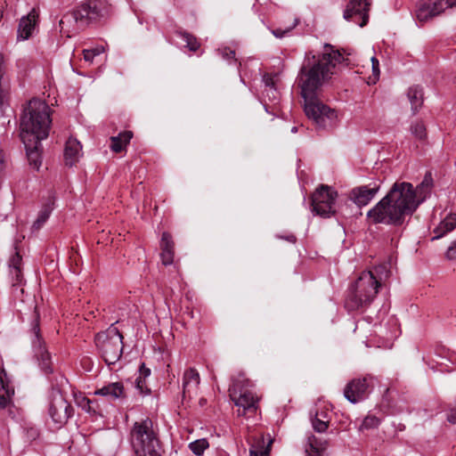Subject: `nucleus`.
Wrapping results in <instances>:
<instances>
[{
    "instance_id": "f257e3e1",
    "label": "nucleus",
    "mask_w": 456,
    "mask_h": 456,
    "mask_svg": "<svg viewBox=\"0 0 456 456\" xmlns=\"http://www.w3.org/2000/svg\"><path fill=\"white\" fill-rule=\"evenodd\" d=\"M346 61L341 52L330 44L323 45L322 53H305L297 75V85L305 102V115L317 129H331L337 124L336 110L320 100L319 92L323 84L336 72L337 66Z\"/></svg>"
},
{
    "instance_id": "f03ea898",
    "label": "nucleus",
    "mask_w": 456,
    "mask_h": 456,
    "mask_svg": "<svg viewBox=\"0 0 456 456\" xmlns=\"http://www.w3.org/2000/svg\"><path fill=\"white\" fill-rule=\"evenodd\" d=\"M432 187L430 173H427L416 187L411 183L397 181L386 196L368 211L367 217L375 224L401 226L405 217L411 216L430 194Z\"/></svg>"
},
{
    "instance_id": "7ed1b4c3",
    "label": "nucleus",
    "mask_w": 456,
    "mask_h": 456,
    "mask_svg": "<svg viewBox=\"0 0 456 456\" xmlns=\"http://www.w3.org/2000/svg\"><path fill=\"white\" fill-rule=\"evenodd\" d=\"M387 270V266L378 265L372 270L364 271L349 287L345 299V307L349 312L367 308L376 297L380 287L379 271Z\"/></svg>"
},
{
    "instance_id": "20e7f679",
    "label": "nucleus",
    "mask_w": 456,
    "mask_h": 456,
    "mask_svg": "<svg viewBox=\"0 0 456 456\" xmlns=\"http://www.w3.org/2000/svg\"><path fill=\"white\" fill-rule=\"evenodd\" d=\"M50 110L44 101L31 99L20 118V138H47L52 123Z\"/></svg>"
},
{
    "instance_id": "39448f33",
    "label": "nucleus",
    "mask_w": 456,
    "mask_h": 456,
    "mask_svg": "<svg viewBox=\"0 0 456 456\" xmlns=\"http://www.w3.org/2000/svg\"><path fill=\"white\" fill-rule=\"evenodd\" d=\"M129 441L136 456H162L158 433L150 418L134 423Z\"/></svg>"
},
{
    "instance_id": "423d86ee",
    "label": "nucleus",
    "mask_w": 456,
    "mask_h": 456,
    "mask_svg": "<svg viewBox=\"0 0 456 456\" xmlns=\"http://www.w3.org/2000/svg\"><path fill=\"white\" fill-rule=\"evenodd\" d=\"M52 382V389L49 393L48 413L57 428L62 427L73 414L71 405L61 394V388L68 383V379L61 374L55 377V383Z\"/></svg>"
},
{
    "instance_id": "0eeeda50",
    "label": "nucleus",
    "mask_w": 456,
    "mask_h": 456,
    "mask_svg": "<svg viewBox=\"0 0 456 456\" xmlns=\"http://www.w3.org/2000/svg\"><path fill=\"white\" fill-rule=\"evenodd\" d=\"M94 342L102 359L109 366L115 364L120 359L123 353V336L114 324L106 330L97 333Z\"/></svg>"
},
{
    "instance_id": "6e6552de",
    "label": "nucleus",
    "mask_w": 456,
    "mask_h": 456,
    "mask_svg": "<svg viewBox=\"0 0 456 456\" xmlns=\"http://www.w3.org/2000/svg\"><path fill=\"white\" fill-rule=\"evenodd\" d=\"M29 334L34 356L37 360L39 367L45 374L53 373L51 355L41 335L39 315L36 312L34 320L31 322Z\"/></svg>"
},
{
    "instance_id": "1a4fd4ad",
    "label": "nucleus",
    "mask_w": 456,
    "mask_h": 456,
    "mask_svg": "<svg viewBox=\"0 0 456 456\" xmlns=\"http://www.w3.org/2000/svg\"><path fill=\"white\" fill-rule=\"evenodd\" d=\"M338 192L328 185H321L312 195V210L315 215L330 218L335 215V200Z\"/></svg>"
},
{
    "instance_id": "9d476101",
    "label": "nucleus",
    "mask_w": 456,
    "mask_h": 456,
    "mask_svg": "<svg viewBox=\"0 0 456 456\" xmlns=\"http://www.w3.org/2000/svg\"><path fill=\"white\" fill-rule=\"evenodd\" d=\"M374 378L366 375L352 379L344 389V395L352 403H357L368 397L373 387Z\"/></svg>"
},
{
    "instance_id": "9b49d317",
    "label": "nucleus",
    "mask_w": 456,
    "mask_h": 456,
    "mask_svg": "<svg viewBox=\"0 0 456 456\" xmlns=\"http://www.w3.org/2000/svg\"><path fill=\"white\" fill-rule=\"evenodd\" d=\"M455 4L456 0H419L416 4L415 17L418 21L426 22Z\"/></svg>"
},
{
    "instance_id": "f8f14e48",
    "label": "nucleus",
    "mask_w": 456,
    "mask_h": 456,
    "mask_svg": "<svg viewBox=\"0 0 456 456\" xmlns=\"http://www.w3.org/2000/svg\"><path fill=\"white\" fill-rule=\"evenodd\" d=\"M370 5V0H349L343 17L347 21H352L362 28L369 21Z\"/></svg>"
},
{
    "instance_id": "ddd939ff",
    "label": "nucleus",
    "mask_w": 456,
    "mask_h": 456,
    "mask_svg": "<svg viewBox=\"0 0 456 456\" xmlns=\"http://www.w3.org/2000/svg\"><path fill=\"white\" fill-rule=\"evenodd\" d=\"M77 8L78 14L86 20V27L107 17L110 12L109 6L102 0H86Z\"/></svg>"
},
{
    "instance_id": "4468645a",
    "label": "nucleus",
    "mask_w": 456,
    "mask_h": 456,
    "mask_svg": "<svg viewBox=\"0 0 456 456\" xmlns=\"http://www.w3.org/2000/svg\"><path fill=\"white\" fill-rule=\"evenodd\" d=\"M59 27L61 35L71 37L86 28V21L83 20V15L78 14V10L76 8L61 17Z\"/></svg>"
},
{
    "instance_id": "2eb2a0df",
    "label": "nucleus",
    "mask_w": 456,
    "mask_h": 456,
    "mask_svg": "<svg viewBox=\"0 0 456 456\" xmlns=\"http://www.w3.org/2000/svg\"><path fill=\"white\" fill-rule=\"evenodd\" d=\"M380 189V182L375 181L368 185L353 188L349 192V199L358 207L368 205Z\"/></svg>"
},
{
    "instance_id": "dca6fc26",
    "label": "nucleus",
    "mask_w": 456,
    "mask_h": 456,
    "mask_svg": "<svg viewBox=\"0 0 456 456\" xmlns=\"http://www.w3.org/2000/svg\"><path fill=\"white\" fill-rule=\"evenodd\" d=\"M237 386V380L232 379V386L230 387L232 399L235 405L239 407V415H244L247 411L254 412L257 408L258 398L250 391L241 392L238 397L234 396Z\"/></svg>"
},
{
    "instance_id": "f3484780",
    "label": "nucleus",
    "mask_w": 456,
    "mask_h": 456,
    "mask_svg": "<svg viewBox=\"0 0 456 456\" xmlns=\"http://www.w3.org/2000/svg\"><path fill=\"white\" fill-rule=\"evenodd\" d=\"M200 383V373L195 368H188L184 370L182 379V401L191 399L198 394Z\"/></svg>"
},
{
    "instance_id": "a211bd4d",
    "label": "nucleus",
    "mask_w": 456,
    "mask_h": 456,
    "mask_svg": "<svg viewBox=\"0 0 456 456\" xmlns=\"http://www.w3.org/2000/svg\"><path fill=\"white\" fill-rule=\"evenodd\" d=\"M24 143L27 158L29 166L35 169L39 170L42 164V144L43 139L35 138H20Z\"/></svg>"
},
{
    "instance_id": "6ab92c4d",
    "label": "nucleus",
    "mask_w": 456,
    "mask_h": 456,
    "mask_svg": "<svg viewBox=\"0 0 456 456\" xmlns=\"http://www.w3.org/2000/svg\"><path fill=\"white\" fill-rule=\"evenodd\" d=\"M38 19V12L32 9L30 12H28V15L22 17L20 20L19 27H18V38L19 39H28L33 30L35 29V27L37 25Z\"/></svg>"
},
{
    "instance_id": "aec40b11",
    "label": "nucleus",
    "mask_w": 456,
    "mask_h": 456,
    "mask_svg": "<svg viewBox=\"0 0 456 456\" xmlns=\"http://www.w3.org/2000/svg\"><path fill=\"white\" fill-rule=\"evenodd\" d=\"M82 145L76 138L69 137L64 148V161L69 167L74 166L81 157Z\"/></svg>"
},
{
    "instance_id": "412c9836",
    "label": "nucleus",
    "mask_w": 456,
    "mask_h": 456,
    "mask_svg": "<svg viewBox=\"0 0 456 456\" xmlns=\"http://www.w3.org/2000/svg\"><path fill=\"white\" fill-rule=\"evenodd\" d=\"M311 422L313 428L317 433H324L330 421L329 409L325 406L316 408L314 414L311 412Z\"/></svg>"
},
{
    "instance_id": "4be33fe9",
    "label": "nucleus",
    "mask_w": 456,
    "mask_h": 456,
    "mask_svg": "<svg viewBox=\"0 0 456 456\" xmlns=\"http://www.w3.org/2000/svg\"><path fill=\"white\" fill-rule=\"evenodd\" d=\"M14 388L7 378L4 369L0 370V409L6 408L12 403Z\"/></svg>"
},
{
    "instance_id": "5701e85b",
    "label": "nucleus",
    "mask_w": 456,
    "mask_h": 456,
    "mask_svg": "<svg viewBox=\"0 0 456 456\" xmlns=\"http://www.w3.org/2000/svg\"><path fill=\"white\" fill-rule=\"evenodd\" d=\"M160 257L164 265H170L174 262L175 256V243L172 236L167 232H164L160 240Z\"/></svg>"
},
{
    "instance_id": "b1692460",
    "label": "nucleus",
    "mask_w": 456,
    "mask_h": 456,
    "mask_svg": "<svg viewBox=\"0 0 456 456\" xmlns=\"http://www.w3.org/2000/svg\"><path fill=\"white\" fill-rule=\"evenodd\" d=\"M94 395L107 397L110 400L121 399L126 396L125 387L121 382H112L95 390Z\"/></svg>"
},
{
    "instance_id": "393cba45",
    "label": "nucleus",
    "mask_w": 456,
    "mask_h": 456,
    "mask_svg": "<svg viewBox=\"0 0 456 456\" xmlns=\"http://www.w3.org/2000/svg\"><path fill=\"white\" fill-rule=\"evenodd\" d=\"M456 227V214H449L440 224L434 229L433 240H438Z\"/></svg>"
},
{
    "instance_id": "a878e982",
    "label": "nucleus",
    "mask_w": 456,
    "mask_h": 456,
    "mask_svg": "<svg viewBox=\"0 0 456 456\" xmlns=\"http://www.w3.org/2000/svg\"><path fill=\"white\" fill-rule=\"evenodd\" d=\"M407 97L411 105L412 114L415 115L423 103V90L420 86H415L408 89Z\"/></svg>"
},
{
    "instance_id": "bb28decb",
    "label": "nucleus",
    "mask_w": 456,
    "mask_h": 456,
    "mask_svg": "<svg viewBox=\"0 0 456 456\" xmlns=\"http://www.w3.org/2000/svg\"><path fill=\"white\" fill-rule=\"evenodd\" d=\"M132 137L133 133L131 131H125L123 133H119L117 136H112L110 138V149L114 152H121L129 143Z\"/></svg>"
},
{
    "instance_id": "cd10ccee",
    "label": "nucleus",
    "mask_w": 456,
    "mask_h": 456,
    "mask_svg": "<svg viewBox=\"0 0 456 456\" xmlns=\"http://www.w3.org/2000/svg\"><path fill=\"white\" fill-rule=\"evenodd\" d=\"M52 211H53V207H52L51 203H46L42 207V208L40 209V211L37 215V219L35 220V222L32 224L31 229L33 232L38 231L43 227V225L45 224V222L50 217Z\"/></svg>"
},
{
    "instance_id": "c85d7f7f",
    "label": "nucleus",
    "mask_w": 456,
    "mask_h": 456,
    "mask_svg": "<svg viewBox=\"0 0 456 456\" xmlns=\"http://www.w3.org/2000/svg\"><path fill=\"white\" fill-rule=\"evenodd\" d=\"M175 35L181 37L185 43V46L191 52H197L200 47V43L192 34L184 30H176Z\"/></svg>"
},
{
    "instance_id": "c756f323",
    "label": "nucleus",
    "mask_w": 456,
    "mask_h": 456,
    "mask_svg": "<svg viewBox=\"0 0 456 456\" xmlns=\"http://www.w3.org/2000/svg\"><path fill=\"white\" fill-rule=\"evenodd\" d=\"M74 401L75 403L80 407L83 411L88 413L94 414L96 411L93 407L94 402L87 398L83 393L76 392L74 393Z\"/></svg>"
},
{
    "instance_id": "7c9ffc66",
    "label": "nucleus",
    "mask_w": 456,
    "mask_h": 456,
    "mask_svg": "<svg viewBox=\"0 0 456 456\" xmlns=\"http://www.w3.org/2000/svg\"><path fill=\"white\" fill-rule=\"evenodd\" d=\"M6 63L4 56L0 53V117L4 113V84L5 82V75H6Z\"/></svg>"
},
{
    "instance_id": "2f4dec72",
    "label": "nucleus",
    "mask_w": 456,
    "mask_h": 456,
    "mask_svg": "<svg viewBox=\"0 0 456 456\" xmlns=\"http://www.w3.org/2000/svg\"><path fill=\"white\" fill-rule=\"evenodd\" d=\"M411 134L419 141H425L427 138V128L420 120H416L410 126Z\"/></svg>"
},
{
    "instance_id": "473e14b6",
    "label": "nucleus",
    "mask_w": 456,
    "mask_h": 456,
    "mask_svg": "<svg viewBox=\"0 0 456 456\" xmlns=\"http://www.w3.org/2000/svg\"><path fill=\"white\" fill-rule=\"evenodd\" d=\"M380 424V419L376 415L369 413L362 420L360 430H370L377 428Z\"/></svg>"
},
{
    "instance_id": "72a5a7b5",
    "label": "nucleus",
    "mask_w": 456,
    "mask_h": 456,
    "mask_svg": "<svg viewBox=\"0 0 456 456\" xmlns=\"http://www.w3.org/2000/svg\"><path fill=\"white\" fill-rule=\"evenodd\" d=\"M209 446V444L206 438L195 440L189 444L190 450L198 456L203 454L204 451Z\"/></svg>"
},
{
    "instance_id": "f704fd0d",
    "label": "nucleus",
    "mask_w": 456,
    "mask_h": 456,
    "mask_svg": "<svg viewBox=\"0 0 456 456\" xmlns=\"http://www.w3.org/2000/svg\"><path fill=\"white\" fill-rule=\"evenodd\" d=\"M268 447H265L264 440L257 441L249 449L250 456H268Z\"/></svg>"
},
{
    "instance_id": "c9c22d12",
    "label": "nucleus",
    "mask_w": 456,
    "mask_h": 456,
    "mask_svg": "<svg viewBox=\"0 0 456 456\" xmlns=\"http://www.w3.org/2000/svg\"><path fill=\"white\" fill-rule=\"evenodd\" d=\"M315 443L316 437L314 436L308 437V447L305 448L306 456H322V451L316 447Z\"/></svg>"
},
{
    "instance_id": "e433bc0d",
    "label": "nucleus",
    "mask_w": 456,
    "mask_h": 456,
    "mask_svg": "<svg viewBox=\"0 0 456 456\" xmlns=\"http://www.w3.org/2000/svg\"><path fill=\"white\" fill-rule=\"evenodd\" d=\"M262 80L265 86V95L270 97L269 92L275 93V82L273 77L270 74H265Z\"/></svg>"
},
{
    "instance_id": "4c0bfd02",
    "label": "nucleus",
    "mask_w": 456,
    "mask_h": 456,
    "mask_svg": "<svg viewBox=\"0 0 456 456\" xmlns=\"http://www.w3.org/2000/svg\"><path fill=\"white\" fill-rule=\"evenodd\" d=\"M298 24V20L295 19L293 24L289 27H288L285 29H282L281 28H275L272 30L273 35L277 38H282L286 35H288L293 28H295Z\"/></svg>"
},
{
    "instance_id": "58836bf2",
    "label": "nucleus",
    "mask_w": 456,
    "mask_h": 456,
    "mask_svg": "<svg viewBox=\"0 0 456 456\" xmlns=\"http://www.w3.org/2000/svg\"><path fill=\"white\" fill-rule=\"evenodd\" d=\"M218 53L221 54L224 60H226L230 62H237V59L235 58V51L232 50L229 47H224L223 49H218Z\"/></svg>"
},
{
    "instance_id": "ea45409f",
    "label": "nucleus",
    "mask_w": 456,
    "mask_h": 456,
    "mask_svg": "<svg viewBox=\"0 0 456 456\" xmlns=\"http://www.w3.org/2000/svg\"><path fill=\"white\" fill-rule=\"evenodd\" d=\"M136 388L142 395H149L151 393V389L148 388L146 385V379H142V377H137L135 379Z\"/></svg>"
},
{
    "instance_id": "a19ab883",
    "label": "nucleus",
    "mask_w": 456,
    "mask_h": 456,
    "mask_svg": "<svg viewBox=\"0 0 456 456\" xmlns=\"http://www.w3.org/2000/svg\"><path fill=\"white\" fill-rule=\"evenodd\" d=\"M22 257L18 251L11 257L9 261V269L21 268Z\"/></svg>"
},
{
    "instance_id": "79ce46f5",
    "label": "nucleus",
    "mask_w": 456,
    "mask_h": 456,
    "mask_svg": "<svg viewBox=\"0 0 456 456\" xmlns=\"http://www.w3.org/2000/svg\"><path fill=\"white\" fill-rule=\"evenodd\" d=\"M10 274L12 276V280L13 285H20L22 281V272L21 268L10 269Z\"/></svg>"
},
{
    "instance_id": "37998d69",
    "label": "nucleus",
    "mask_w": 456,
    "mask_h": 456,
    "mask_svg": "<svg viewBox=\"0 0 456 456\" xmlns=\"http://www.w3.org/2000/svg\"><path fill=\"white\" fill-rule=\"evenodd\" d=\"M445 257L450 261H456V240L448 247Z\"/></svg>"
},
{
    "instance_id": "c03bdc74",
    "label": "nucleus",
    "mask_w": 456,
    "mask_h": 456,
    "mask_svg": "<svg viewBox=\"0 0 456 456\" xmlns=\"http://www.w3.org/2000/svg\"><path fill=\"white\" fill-rule=\"evenodd\" d=\"M99 54H100V51L98 49H86V50H84V59L86 61L92 62L94 58L96 55H99Z\"/></svg>"
},
{
    "instance_id": "a18cd8bd",
    "label": "nucleus",
    "mask_w": 456,
    "mask_h": 456,
    "mask_svg": "<svg viewBox=\"0 0 456 456\" xmlns=\"http://www.w3.org/2000/svg\"><path fill=\"white\" fill-rule=\"evenodd\" d=\"M26 436L28 440L34 441L39 436V431L36 428H28L26 429Z\"/></svg>"
},
{
    "instance_id": "49530a36",
    "label": "nucleus",
    "mask_w": 456,
    "mask_h": 456,
    "mask_svg": "<svg viewBox=\"0 0 456 456\" xmlns=\"http://www.w3.org/2000/svg\"><path fill=\"white\" fill-rule=\"evenodd\" d=\"M151 375V369L146 367L144 363H142L139 369V376L142 377V379L148 378Z\"/></svg>"
},
{
    "instance_id": "de8ad7c7",
    "label": "nucleus",
    "mask_w": 456,
    "mask_h": 456,
    "mask_svg": "<svg viewBox=\"0 0 456 456\" xmlns=\"http://www.w3.org/2000/svg\"><path fill=\"white\" fill-rule=\"evenodd\" d=\"M447 420L452 424H456V406L449 410L447 413Z\"/></svg>"
},
{
    "instance_id": "09e8293b",
    "label": "nucleus",
    "mask_w": 456,
    "mask_h": 456,
    "mask_svg": "<svg viewBox=\"0 0 456 456\" xmlns=\"http://www.w3.org/2000/svg\"><path fill=\"white\" fill-rule=\"evenodd\" d=\"M371 64H372V72L374 76L379 75V60L376 57H371Z\"/></svg>"
},
{
    "instance_id": "8fccbe9b",
    "label": "nucleus",
    "mask_w": 456,
    "mask_h": 456,
    "mask_svg": "<svg viewBox=\"0 0 456 456\" xmlns=\"http://www.w3.org/2000/svg\"><path fill=\"white\" fill-rule=\"evenodd\" d=\"M280 238H281L289 242H291V243H295L297 241V238L294 234H289L287 236H280Z\"/></svg>"
},
{
    "instance_id": "3c124183",
    "label": "nucleus",
    "mask_w": 456,
    "mask_h": 456,
    "mask_svg": "<svg viewBox=\"0 0 456 456\" xmlns=\"http://www.w3.org/2000/svg\"><path fill=\"white\" fill-rule=\"evenodd\" d=\"M269 94H270V97H268L269 99H272L273 101H275L278 99V92L276 89H275V93L269 92Z\"/></svg>"
},
{
    "instance_id": "603ef678",
    "label": "nucleus",
    "mask_w": 456,
    "mask_h": 456,
    "mask_svg": "<svg viewBox=\"0 0 456 456\" xmlns=\"http://www.w3.org/2000/svg\"><path fill=\"white\" fill-rule=\"evenodd\" d=\"M297 130H298V127H297V126H293V127L291 128V133L295 134V133H297Z\"/></svg>"
},
{
    "instance_id": "864d4df0",
    "label": "nucleus",
    "mask_w": 456,
    "mask_h": 456,
    "mask_svg": "<svg viewBox=\"0 0 456 456\" xmlns=\"http://www.w3.org/2000/svg\"><path fill=\"white\" fill-rule=\"evenodd\" d=\"M186 314H187L190 317H191V318L193 317V315H192V312H191V311H188Z\"/></svg>"
},
{
    "instance_id": "5fc2aeb1",
    "label": "nucleus",
    "mask_w": 456,
    "mask_h": 456,
    "mask_svg": "<svg viewBox=\"0 0 456 456\" xmlns=\"http://www.w3.org/2000/svg\"><path fill=\"white\" fill-rule=\"evenodd\" d=\"M200 403L201 405H203L206 403V400L205 399H201Z\"/></svg>"
}]
</instances>
